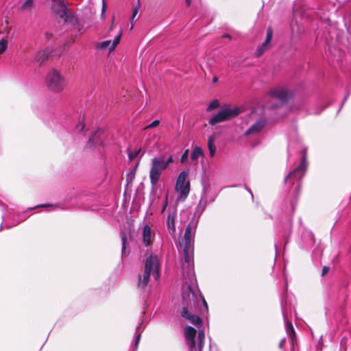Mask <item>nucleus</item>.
<instances>
[{
    "label": "nucleus",
    "mask_w": 351,
    "mask_h": 351,
    "mask_svg": "<svg viewBox=\"0 0 351 351\" xmlns=\"http://www.w3.org/2000/svg\"><path fill=\"white\" fill-rule=\"evenodd\" d=\"M197 224L198 221L195 218L192 219L186 226L184 237L179 242L180 247L182 249L184 253V263L182 265L183 276H187L191 279L194 277V237Z\"/></svg>",
    "instance_id": "f257e3e1"
},
{
    "label": "nucleus",
    "mask_w": 351,
    "mask_h": 351,
    "mask_svg": "<svg viewBox=\"0 0 351 351\" xmlns=\"http://www.w3.org/2000/svg\"><path fill=\"white\" fill-rule=\"evenodd\" d=\"M157 280L160 276V264L157 256L150 255L145 261V269L142 275L138 276V287L145 289L147 286L150 275Z\"/></svg>",
    "instance_id": "f03ea898"
},
{
    "label": "nucleus",
    "mask_w": 351,
    "mask_h": 351,
    "mask_svg": "<svg viewBox=\"0 0 351 351\" xmlns=\"http://www.w3.org/2000/svg\"><path fill=\"white\" fill-rule=\"evenodd\" d=\"M45 84L51 92L60 93L66 87L67 81L59 71L51 69L46 75Z\"/></svg>",
    "instance_id": "7ed1b4c3"
},
{
    "label": "nucleus",
    "mask_w": 351,
    "mask_h": 351,
    "mask_svg": "<svg viewBox=\"0 0 351 351\" xmlns=\"http://www.w3.org/2000/svg\"><path fill=\"white\" fill-rule=\"evenodd\" d=\"M306 169V159L304 156L298 167H297L293 171L290 172L286 177L285 182L287 186L293 185L296 183L294 192L296 195H298L301 189V180L304 177Z\"/></svg>",
    "instance_id": "20e7f679"
},
{
    "label": "nucleus",
    "mask_w": 351,
    "mask_h": 351,
    "mask_svg": "<svg viewBox=\"0 0 351 351\" xmlns=\"http://www.w3.org/2000/svg\"><path fill=\"white\" fill-rule=\"evenodd\" d=\"M242 111V108L239 106L233 108H230L228 106H223L218 113L209 119L208 123L214 125L219 123L230 121L237 117Z\"/></svg>",
    "instance_id": "39448f33"
},
{
    "label": "nucleus",
    "mask_w": 351,
    "mask_h": 351,
    "mask_svg": "<svg viewBox=\"0 0 351 351\" xmlns=\"http://www.w3.org/2000/svg\"><path fill=\"white\" fill-rule=\"evenodd\" d=\"M195 292L192 290L191 286L188 285L186 289L184 290L182 293L183 306L180 311L181 316L186 319L193 314V307L195 304Z\"/></svg>",
    "instance_id": "423d86ee"
},
{
    "label": "nucleus",
    "mask_w": 351,
    "mask_h": 351,
    "mask_svg": "<svg viewBox=\"0 0 351 351\" xmlns=\"http://www.w3.org/2000/svg\"><path fill=\"white\" fill-rule=\"evenodd\" d=\"M188 172L183 171L178 175L176 184V191L179 194L178 199L184 201L190 192V181L187 179Z\"/></svg>",
    "instance_id": "0eeeda50"
},
{
    "label": "nucleus",
    "mask_w": 351,
    "mask_h": 351,
    "mask_svg": "<svg viewBox=\"0 0 351 351\" xmlns=\"http://www.w3.org/2000/svg\"><path fill=\"white\" fill-rule=\"evenodd\" d=\"M165 169H166V166L164 163V156L155 157L152 159L149 179L152 186L157 184Z\"/></svg>",
    "instance_id": "6e6552de"
},
{
    "label": "nucleus",
    "mask_w": 351,
    "mask_h": 351,
    "mask_svg": "<svg viewBox=\"0 0 351 351\" xmlns=\"http://www.w3.org/2000/svg\"><path fill=\"white\" fill-rule=\"evenodd\" d=\"M269 95L272 98L277 99L280 101L279 104H265V108L269 110H273L281 107L283 104L288 101L289 97L291 96L288 89L285 87H276L272 88L269 92Z\"/></svg>",
    "instance_id": "1a4fd4ad"
},
{
    "label": "nucleus",
    "mask_w": 351,
    "mask_h": 351,
    "mask_svg": "<svg viewBox=\"0 0 351 351\" xmlns=\"http://www.w3.org/2000/svg\"><path fill=\"white\" fill-rule=\"evenodd\" d=\"M52 9L56 15L65 22L68 21V8L64 0H53Z\"/></svg>",
    "instance_id": "9d476101"
},
{
    "label": "nucleus",
    "mask_w": 351,
    "mask_h": 351,
    "mask_svg": "<svg viewBox=\"0 0 351 351\" xmlns=\"http://www.w3.org/2000/svg\"><path fill=\"white\" fill-rule=\"evenodd\" d=\"M197 331L191 326H186L184 328V336L186 341L189 342L190 351H197L195 336Z\"/></svg>",
    "instance_id": "9b49d317"
},
{
    "label": "nucleus",
    "mask_w": 351,
    "mask_h": 351,
    "mask_svg": "<svg viewBox=\"0 0 351 351\" xmlns=\"http://www.w3.org/2000/svg\"><path fill=\"white\" fill-rule=\"evenodd\" d=\"M272 36L273 30L272 28L269 27L267 29V36L265 42L256 49V55L257 57L261 56L265 51L270 48V42L272 39Z\"/></svg>",
    "instance_id": "f8f14e48"
},
{
    "label": "nucleus",
    "mask_w": 351,
    "mask_h": 351,
    "mask_svg": "<svg viewBox=\"0 0 351 351\" xmlns=\"http://www.w3.org/2000/svg\"><path fill=\"white\" fill-rule=\"evenodd\" d=\"M272 36L273 30L272 28L269 27L267 29V36L265 42L256 49V55L257 57L261 56L265 51L270 48V42L272 39Z\"/></svg>",
    "instance_id": "ddd939ff"
},
{
    "label": "nucleus",
    "mask_w": 351,
    "mask_h": 351,
    "mask_svg": "<svg viewBox=\"0 0 351 351\" xmlns=\"http://www.w3.org/2000/svg\"><path fill=\"white\" fill-rule=\"evenodd\" d=\"M177 215V211L176 208L172 210H169L167 219V226L168 231L171 235L176 234V228L175 225V220Z\"/></svg>",
    "instance_id": "4468645a"
},
{
    "label": "nucleus",
    "mask_w": 351,
    "mask_h": 351,
    "mask_svg": "<svg viewBox=\"0 0 351 351\" xmlns=\"http://www.w3.org/2000/svg\"><path fill=\"white\" fill-rule=\"evenodd\" d=\"M121 35L122 32H120L112 42L111 40H106L99 43L97 44V47L101 49H110V51L113 50L116 47V46L119 43Z\"/></svg>",
    "instance_id": "2eb2a0df"
},
{
    "label": "nucleus",
    "mask_w": 351,
    "mask_h": 351,
    "mask_svg": "<svg viewBox=\"0 0 351 351\" xmlns=\"http://www.w3.org/2000/svg\"><path fill=\"white\" fill-rule=\"evenodd\" d=\"M266 125V121L265 119H261L256 121L254 124L245 132L246 136L250 134H255L260 132Z\"/></svg>",
    "instance_id": "dca6fc26"
},
{
    "label": "nucleus",
    "mask_w": 351,
    "mask_h": 351,
    "mask_svg": "<svg viewBox=\"0 0 351 351\" xmlns=\"http://www.w3.org/2000/svg\"><path fill=\"white\" fill-rule=\"evenodd\" d=\"M284 319L285 321V328H286L287 334L288 337H289V339H291L292 346H293L295 341L296 340L295 331L293 328L291 322L288 320L287 315H285V314H284Z\"/></svg>",
    "instance_id": "f3484780"
},
{
    "label": "nucleus",
    "mask_w": 351,
    "mask_h": 351,
    "mask_svg": "<svg viewBox=\"0 0 351 351\" xmlns=\"http://www.w3.org/2000/svg\"><path fill=\"white\" fill-rule=\"evenodd\" d=\"M49 58V53L46 51H39L33 56V62L42 65Z\"/></svg>",
    "instance_id": "a211bd4d"
},
{
    "label": "nucleus",
    "mask_w": 351,
    "mask_h": 351,
    "mask_svg": "<svg viewBox=\"0 0 351 351\" xmlns=\"http://www.w3.org/2000/svg\"><path fill=\"white\" fill-rule=\"evenodd\" d=\"M151 228L147 226H145L143 230V242L145 246H148L151 243Z\"/></svg>",
    "instance_id": "6ab92c4d"
},
{
    "label": "nucleus",
    "mask_w": 351,
    "mask_h": 351,
    "mask_svg": "<svg viewBox=\"0 0 351 351\" xmlns=\"http://www.w3.org/2000/svg\"><path fill=\"white\" fill-rule=\"evenodd\" d=\"M204 156L202 148L199 146H195L191 154V158L193 160H197V159Z\"/></svg>",
    "instance_id": "aec40b11"
},
{
    "label": "nucleus",
    "mask_w": 351,
    "mask_h": 351,
    "mask_svg": "<svg viewBox=\"0 0 351 351\" xmlns=\"http://www.w3.org/2000/svg\"><path fill=\"white\" fill-rule=\"evenodd\" d=\"M204 332L203 330H199L197 335V343L196 345L197 351H202L204 346Z\"/></svg>",
    "instance_id": "412c9836"
},
{
    "label": "nucleus",
    "mask_w": 351,
    "mask_h": 351,
    "mask_svg": "<svg viewBox=\"0 0 351 351\" xmlns=\"http://www.w3.org/2000/svg\"><path fill=\"white\" fill-rule=\"evenodd\" d=\"M214 140H215V138L213 136H210L208 138V147L210 156L211 157L214 156V155L215 154V151H216V147L214 143Z\"/></svg>",
    "instance_id": "4be33fe9"
},
{
    "label": "nucleus",
    "mask_w": 351,
    "mask_h": 351,
    "mask_svg": "<svg viewBox=\"0 0 351 351\" xmlns=\"http://www.w3.org/2000/svg\"><path fill=\"white\" fill-rule=\"evenodd\" d=\"M139 162H136V165L126 175V181L128 184L131 183L135 178L136 168L138 165Z\"/></svg>",
    "instance_id": "5701e85b"
},
{
    "label": "nucleus",
    "mask_w": 351,
    "mask_h": 351,
    "mask_svg": "<svg viewBox=\"0 0 351 351\" xmlns=\"http://www.w3.org/2000/svg\"><path fill=\"white\" fill-rule=\"evenodd\" d=\"M121 242H122V254H128L126 252V245H127V234L125 231L121 230L120 232Z\"/></svg>",
    "instance_id": "b1692460"
},
{
    "label": "nucleus",
    "mask_w": 351,
    "mask_h": 351,
    "mask_svg": "<svg viewBox=\"0 0 351 351\" xmlns=\"http://www.w3.org/2000/svg\"><path fill=\"white\" fill-rule=\"evenodd\" d=\"M186 319L193 325H199L202 324V319L194 313L188 317Z\"/></svg>",
    "instance_id": "393cba45"
},
{
    "label": "nucleus",
    "mask_w": 351,
    "mask_h": 351,
    "mask_svg": "<svg viewBox=\"0 0 351 351\" xmlns=\"http://www.w3.org/2000/svg\"><path fill=\"white\" fill-rule=\"evenodd\" d=\"M101 133H102V131L101 130H97V131H95V133L90 138L88 142V145L92 146L93 144H96L97 143V141L95 138L97 136L100 135Z\"/></svg>",
    "instance_id": "a878e982"
},
{
    "label": "nucleus",
    "mask_w": 351,
    "mask_h": 351,
    "mask_svg": "<svg viewBox=\"0 0 351 351\" xmlns=\"http://www.w3.org/2000/svg\"><path fill=\"white\" fill-rule=\"evenodd\" d=\"M220 106V102L218 99L212 101L206 108V111L210 112L213 109L217 108Z\"/></svg>",
    "instance_id": "bb28decb"
},
{
    "label": "nucleus",
    "mask_w": 351,
    "mask_h": 351,
    "mask_svg": "<svg viewBox=\"0 0 351 351\" xmlns=\"http://www.w3.org/2000/svg\"><path fill=\"white\" fill-rule=\"evenodd\" d=\"M8 47V40L2 38L0 40V54H2Z\"/></svg>",
    "instance_id": "cd10ccee"
},
{
    "label": "nucleus",
    "mask_w": 351,
    "mask_h": 351,
    "mask_svg": "<svg viewBox=\"0 0 351 351\" xmlns=\"http://www.w3.org/2000/svg\"><path fill=\"white\" fill-rule=\"evenodd\" d=\"M138 10H139V3L138 4L137 6L134 7L132 10V18H131L132 27H131L130 29H132L133 28L134 18L136 16V14H138Z\"/></svg>",
    "instance_id": "c85d7f7f"
},
{
    "label": "nucleus",
    "mask_w": 351,
    "mask_h": 351,
    "mask_svg": "<svg viewBox=\"0 0 351 351\" xmlns=\"http://www.w3.org/2000/svg\"><path fill=\"white\" fill-rule=\"evenodd\" d=\"M34 5V0H25L22 4L21 8L23 9H29Z\"/></svg>",
    "instance_id": "c756f323"
},
{
    "label": "nucleus",
    "mask_w": 351,
    "mask_h": 351,
    "mask_svg": "<svg viewBox=\"0 0 351 351\" xmlns=\"http://www.w3.org/2000/svg\"><path fill=\"white\" fill-rule=\"evenodd\" d=\"M160 124V121L159 120H154V121H152L150 124L146 125L145 128H144V130H147L148 129H151V128H156L157 126H158Z\"/></svg>",
    "instance_id": "7c9ffc66"
},
{
    "label": "nucleus",
    "mask_w": 351,
    "mask_h": 351,
    "mask_svg": "<svg viewBox=\"0 0 351 351\" xmlns=\"http://www.w3.org/2000/svg\"><path fill=\"white\" fill-rule=\"evenodd\" d=\"M84 127H85V124L84 122V119H80L79 121L78 124L76 125L75 128L77 132H82V131H83Z\"/></svg>",
    "instance_id": "2f4dec72"
},
{
    "label": "nucleus",
    "mask_w": 351,
    "mask_h": 351,
    "mask_svg": "<svg viewBox=\"0 0 351 351\" xmlns=\"http://www.w3.org/2000/svg\"><path fill=\"white\" fill-rule=\"evenodd\" d=\"M139 152H140V149L133 152H130L128 154L129 160H132L134 158H135L138 156Z\"/></svg>",
    "instance_id": "473e14b6"
},
{
    "label": "nucleus",
    "mask_w": 351,
    "mask_h": 351,
    "mask_svg": "<svg viewBox=\"0 0 351 351\" xmlns=\"http://www.w3.org/2000/svg\"><path fill=\"white\" fill-rule=\"evenodd\" d=\"M188 156H189V149H186L181 156V162H183L188 158Z\"/></svg>",
    "instance_id": "72a5a7b5"
},
{
    "label": "nucleus",
    "mask_w": 351,
    "mask_h": 351,
    "mask_svg": "<svg viewBox=\"0 0 351 351\" xmlns=\"http://www.w3.org/2000/svg\"><path fill=\"white\" fill-rule=\"evenodd\" d=\"M173 162V157L172 156H170L166 160L164 159V163L166 166V168L167 167V166Z\"/></svg>",
    "instance_id": "f704fd0d"
},
{
    "label": "nucleus",
    "mask_w": 351,
    "mask_h": 351,
    "mask_svg": "<svg viewBox=\"0 0 351 351\" xmlns=\"http://www.w3.org/2000/svg\"><path fill=\"white\" fill-rule=\"evenodd\" d=\"M330 270V267L327 266H324L322 271V276H325Z\"/></svg>",
    "instance_id": "c9c22d12"
},
{
    "label": "nucleus",
    "mask_w": 351,
    "mask_h": 351,
    "mask_svg": "<svg viewBox=\"0 0 351 351\" xmlns=\"http://www.w3.org/2000/svg\"><path fill=\"white\" fill-rule=\"evenodd\" d=\"M52 206H55L56 208L57 207V206H53L52 204H41V205L38 206L37 207H38V208H47V207H52Z\"/></svg>",
    "instance_id": "e433bc0d"
},
{
    "label": "nucleus",
    "mask_w": 351,
    "mask_h": 351,
    "mask_svg": "<svg viewBox=\"0 0 351 351\" xmlns=\"http://www.w3.org/2000/svg\"><path fill=\"white\" fill-rule=\"evenodd\" d=\"M141 334H138L136 336V341H135V347L137 348L138 342L140 341Z\"/></svg>",
    "instance_id": "4c0bfd02"
},
{
    "label": "nucleus",
    "mask_w": 351,
    "mask_h": 351,
    "mask_svg": "<svg viewBox=\"0 0 351 351\" xmlns=\"http://www.w3.org/2000/svg\"><path fill=\"white\" fill-rule=\"evenodd\" d=\"M285 338H283V339L280 341V343H279V348L282 349V348H283L284 345H285Z\"/></svg>",
    "instance_id": "58836bf2"
},
{
    "label": "nucleus",
    "mask_w": 351,
    "mask_h": 351,
    "mask_svg": "<svg viewBox=\"0 0 351 351\" xmlns=\"http://www.w3.org/2000/svg\"><path fill=\"white\" fill-rule=\"evenodd\" d=\"M221 37L223 38H228L229 40H231V38H232V36L228 34H225L222 35Z\"/></svg>",
    "instance_id": "ea45409f"
},
{
    "label": "nucleus",
    "mask_w": 351,
    "mask_h": 351,
    "mask_svg": "<svg viewBox=\"0 0 351 351\" xmlns=\"http://www.w3.org/2000/svg\"><path fill=\"white\" fill-rule=\"evenodd\" d=\"M45 37L47 40H49L51 39V38L52 37V34L51 33H49V32H46L45 33Z\"/></svg>",
    "instance_id": "a19ab883"
},
{
    "label": "nucleus",
    "mask_w": 351,
    "mask_h": 351,
    "mask_svg": "<svg viewBox=\"0 0 351 351\" xmlns=\"http://www.w3.org/2000/svg\"><path fill=\"white\" fill-rule=\"evenodd\" d=\"M163 205H166V206H167V205H168V195H166V196H165V199Z\"/></svg>",
    "instance_id": "79ce46f5"
},
{
    "label": "nucleus",
    "mask_w": 351,
    "mask_h": 351,
    "mask_svg": "<svg viewBox=\"0 0 351 351\" xmlns=\"http://www.w3.org/2000/svg\"><path fill=\"white\" fill-rule=\"evenodd\" d=\"M187 6H190L191 3V0H185Z\"/></svg>",
    "instance_id": "37998d69"
},
{
    "label": "nucleus",
    "mask_w": 351,
    "mask_h": 351,
    "mask_svg": "<svg viewBox=\"0 0 351 351\" xmlns=\"http://www.w3.org/2000/svg\"><path fill=\"white\" fill-rule=\"evenodd\" d=\"M166 208H167L166 205L162 206V208L161 210V213H163L165 212Z\"/></svg>",
    "instance_id": "c03bdc74"
},
{
    "label": "nucleus",
    "mask_w": 351,
    "mask_h": 351,
    "mask_svg": "<svg viewBox=\"0 0 351 351\" xmlns=\"http://www.w3.org/2000/svg\"><path fill=\"white\" fill-rule=\"evenodd\" d=\"M218 80V78L217 77H214L213 79V83H216Z\"/></svg>",
    "instance_id": "a18cd8bd"
},
{
    "label": "nucleus",
    "mask_w": 351,
    "mask_h": 351,
    "mask_svg": "<svg viewBox=\"0 0 351 351\" xmlns=\"http://www.w3.org/2000/svg\"><path fill=\"white\" fill-rule=\"evenodd\" d=\"M106 10V5L104 3L103 8H102V12H104Z\"/></svg>",
    "instance_id": "49530a36"
},
{
    "label": "nucleus",
    "mask_w": 351,
    "mask_h": 351,
    "mask_svg": "<svg viewBox=\"0 0 351 351\" xmlns=\"http://www.w3.org/2000/svg\"><path fill=\"white\" fill-rule=\"evenodd\" d=\"M203 302H204V304H205L206 307V308H208V306H207V304H206V300H203Z\"/></svg>",
    "instance_id": "de8ad7c7"
},
{
    "label": "nucleus",
    "mask_w": 351,
    "mask_h": 351,
    "mask_svg": "<svg viewBox=\"0 0 351 351\" xmlns=\"http://www.w3.org/2000/svg\"><path fill=\"white\" fill-rule=\"evenodd\" d=\"M282 309H284V308H285V304L283 303V302H282Z\"/></svg>",
    "instance_id": "09e8293b"
}]
</instances>
